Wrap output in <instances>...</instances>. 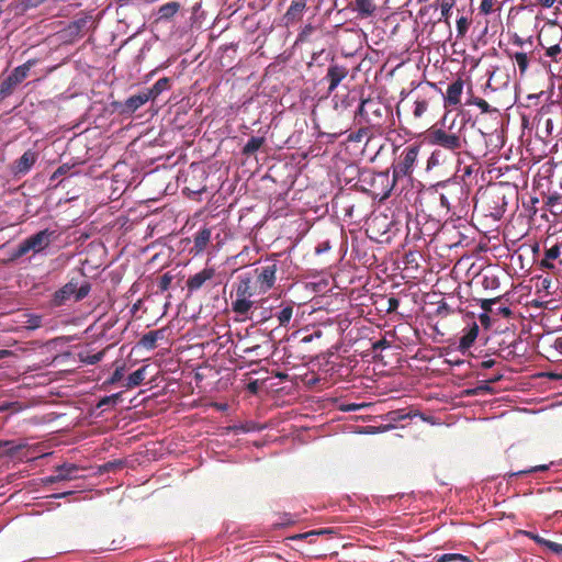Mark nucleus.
Instances as JSON below:
<instances>
[{
	"label": "nucleus",
	"mask_w": 562,
	"mask_h": 562,
	"mask_svg": "<svg viewBox=\"0 0 562 562\" xmlns=\"http://www.w3.org/2000/svg\"><path fill=\"white\" fill-rule=\"evenodd\" d=\"M432 189L439 195L440 206L451 215H457L468 203L470 186L467 182L449 178L437 182Z\"/></svg>",
	"instance_id": "nucleus-1"
},
{
	"label": "nucleus",
	"mask_w": 562,
	"mask_h": 562,
	"mask_svg": "<svg viewBox=\"0 0 562 562\" xmlns=\"http://www.w3.org/2000/svg\"><path fill=\"white\" fill-rule=\"evenodd\" d=\"M359 182L363 191L382 202L390 196L396 179L390 176L389 170L380 172L364 170L359 176Z\"/></svg>",
	"instance_id": "nucleus-2"
},
{
	"label": "nucleus",
	"mask_w": 562,
	"mask_h": 562,
	"mask_svg": "<svg viewBox=\"0 0 562 562\" xmlns=\"http://www.w3.org/2000/svg\"><path fill=\"white\" fill-rule=\"evenodd\" d=\"M58 237V233L55 229L45 228L30 235L22 240L16 248L11 252V260H16L33 252V256L40 254H46L49 245L55 241Z\"/></svg>",
	"instance_id": "nucleus-3"
},
{
	"label": "nucleus",
	"mask_w": 562,
	"mask_h": 562,
	"mask_svg": "<svg viewBox=\"0 0 562 562\" xmlns=\"http://www.w3.org/2000/svg\"><path fill=\"white\" fill-rule=\"evenodd\" d=\"M278 271V261L276 259H267L251 271L245 272L254 284L259 289V293H267L276 283Z\"/></svg>",
	"instance_id": "nucleus-4"
},
{
	"label": "nucleus",
	"mask_w": 562,
	"mask_h": 562,
	"mask_svg": "<svg viewBox=\"0 0 562 562\" xmlns=\"http://www.w3.org/2000/svg\"><path fill=\"white\" fill-rule=\"evenodd\" d=\"M428 140L431 145L452 153H460L467 144L465 138L459 132H453L451 127L449 130L431 128L428 133Z\"/></svg>",
	"instance_id": "nucleus-5"
},
{
	"label": "nucleus",
	"mask_w": 562,
	"mask_h": 562,
	"mask_svg": "<svg viewBox=\"0 0 562 562\" xmlns=\"http://www.w3.org/2000/svg\"><path fill=\"white\" fill-rule=\"evenodd\" d=\"M91 290V284L83 280L79 282L76 279H71L64 286L57 290L54 294V303L56 305H64L68 301L79 302L88 296Z\"/></svg>",
	"instance_id": "nucleus-6"
},
{
	"label": "nucleus",
	"mask_w": 562,
	"mask_h": 562,
	"mask_svg": "<svg viewBox=\"0 0 562 562\" xmlns=\"http://www.w3.org/2000/svg\"><path fill=\"white\" fill-rule=\"evenodd\" d=\"M418 151L419 147L417 145H411L403 149L398 161L392 168V175L396 180L413 172Z\"/></svg>",
	"instance_id": "nucleus-7"
},
{
	"label": "nucleus",
	"mask_w": 562,
	"mask_h": 562,
	"mask_svg": "<svg viewBox=\"0 0 562 562\" xmlns=\"http://www.w3.org/2000/svg\"><path fill=\"white\" fill-rule=\"evenodd\" d=\"M33 65V60H27L23 65L14 68L13 71L0 82V100L12 93L14 87L21 83L27 77L29 71Z\"/></svg>",
	"instance_id": "nucleus-8"
},
{
	"label": "nucleus",
	"mask_w": 562,
	"mask_h": 562,
	"mask_svg": "<svg viewBox=\"0 0 562 562\" xmlns=\"http://www.w3.org/2000/svg\"><path fill=\"white\" fill-rule=\"evenodd\" d=\"M256 303V300L233 296L231 306L233 313L236 314L238 321H247L252 318V310Z\"/></svg>",
	"instance_id": "nucleus-9"
},
{
	"label": "nucleus",
	"mask_w": 562,
	"mask_h": 562,
	"mask_svg": "<svg viewBox=\"0 0 562 562\" xmlns=\"http://www.w3.org/2000/svg\"><path fill=\"white\" fill-rule=\"evenodd\" d=\"M258 294H260L259 289L254 284L248 276L243 273L237 278V282L234 284V294H232V296L252 300V297Z\"/></svg>",
	"instance_id": "nucleus-10"
},
{
	"label": "nucleus",
	"mask_w": 562,
	"mask_h": 562,
	"mask_svg": "<svg viewBox=\"0 0 562 562\" xmlns=\"http://www.w3.org/2000/svg\"><path fill=\"white\" fill-rule=\"evenodd\" d=\"M519 532L521 535L532 539L533 541H536L546 551H549L557 555H562V538H560L561 542H558V541H552L544 537H541L537 532L528 530V529H521Z\"/></svg>",
	"instance_id": "nucleus-11"
},
{
	"label": "nucleus",
	"mask_w": 562,
	"mask_h": 562,
	"mask_svg": "<svg viewBox=\"0 0 562 562\" xmlns=\"http://www.w3.org/2000/svg\"><path fill=\"white\" fill-rule=\"evenodd\" d=\"M36 160H37L36 151H34L32 149L24 151V154L18 160H15V162L13 165V168H12L13 175L16 177L26 175L31 170V168L35 165Z\"/></svg>",
	"instance_id": "nucleus-12"
},
{
	"label": "nucleus",
	"mask_w": 562,
	"mask_h": 562,
	"mask_svg": "<svg viewBox=\"0 0 562 562\" xmlns=\"http://www.w3.org/2000/svg\"><path fill=\"white\" fill-rule=\"evenodd\" d=\"M334 533V529H313L307 532L288 536L286 539L295 542L306 541L313 544L316 543L319 538H331Z\"/></svg>",
	"instance_id": "nucleus-13"
},
{
	"label": "nucleus",
	"mask_w": 562,
	"mask_h": 562,
	"mask_svg": "<svg viewBox=\"0 0 562 562\" xmlns=\"http://www.w3.org/2000/svg\"><path fill=\"white\" fill-rule=\"evenodd\" d=\"M149 100V94H147L146 91H142L137 94L131 95L123 103L120 104V112L122 114L131 115L145 103H147Z\"/></svg>",
	"instance_id": "nucleus-14"
},
{
	"label": "nucleus",
	"mask_w": 562,
	"mask_h": 562,
	"mask_svg": "<svg viewBox=\"0 0 562 562\" xmlns=\"http://www.w3.org/2000/svg\"><path fill=\"white\" fill-rule=\"evenodd\" d=\"M348 76V69L345 66L338 64H331L325 76V79L329 82L328 92L331 93L339 83Z\"/></svg>",
	"instance_id": "nucleus-15"
},
{
	"label": "nucleus",
	"mask_w": 562,
	"mask_h": 562,
	"mask_svg": "<svg viewBox=\"0 0 562 562\" xmlns=\"http://www.w3.org/2000/svg\"><path fill=\"white\" fill-rule=\"evenodd\" d=\"M215 276V270L213 268H204L200 272L191 276L187 280V288L189 292H195L200 290L206 281L213 279Z\"/></svg>",
	"instance_id": "nucleus-16"
},
{
	"label": "nucleus",
	"mask_w": 562,
	"mask_h": 562,
	"mask_svg": "<svg viewBox=\"0 0 562 562\" xmlns=\"http://www.w3.org/2000/svg\"><path fill=\"white\" fill-rule=\"evenodd\" d=\"M479 335V325L476 322H471L462 329V335L459 339V349L468 350L475 341Z\"/></svg>",
	"instance_id": "nucleus-17"
},
{
	"label": "nucleus",
	"mask_w": 562,
	"mask_h": 562,
	"mask_svg": "<svg viewBox=\"0 0 562 562\" xmlns=\"http://www.w3.org/2000/svg\"><path fill=\"white\" fill-rule=\"evenodd\" d=\"M211 236H212V231L210 227H207V226L201 227L194 234L192 251H194L195 255L203 252L206 249V247L211 240Z\"/></svg>",
	"instance_id": "nucleus-18"
},
{
	"label": "nucleus",
	"mask_w": 562,
	"mask_h": 562,
	"mask_svg": "<svg viewBox=\"0 0 562 562\" xmlns=\"http://www.w3.org/2000/svg\"><path fill=\"white\" fill-rule=\"evenodd\" d=\"M91 22L90 15L79 16L74 20L65 29V32L71 37H80L88 30V24Z\"/></svg>",
	"instance_id": "nucleus-19"
},
{
	"label": "nucleus",
	"mask_w": 562,
	"mask_h": 562,
	"mask_svg": "<svg viewBox=\"0 0 562 562\" xmlns=\"http://www.w3.org/2000/svg\"><path fill=\"white\" fill-rule=\"evenodd\" d=\"M562 243H555L550 247H546L543 259L540 261V266L547 270L555 269L553 260L558 259L561 255Z\"/></svg>",
	"instance_id": "nucleus-20"
},
{
	"label": "nucleus",
	"mask_w": 562,
	"mask_h": 562,
	"mask_svg": "<svg viewBox=\"0 0 562 562\" xmlns=\"http://www.w3.org/2000/svg\"><path fill=\"white\" fill-rule=\"evenodd\" d=\"M463 91V81L462 79H457L452 83L448 86L446 95H445V104L446 105H457L461 101V94Z\"/></svg>",
	"instance_id": "nucleus-21"
},
{
	"label": "nucleus",
	"mask_w": 562,
	"mask_h": 562,
	"mask_svg": "<svg viewBox=\"0 0 562 562\" xmlns=\"http://www.w3.org/2000/svg\"><path fill=\"white\" fill-rule=\"evenodd\" d=\"M77 471L78 468L74 464H63L56 469L54 475L46 479V482L55 483L59 481L72 480L76 477L75 473Z\"/></svg>",
	"instance_id": "nucleus-22"
},
{
	"label": "nucleus",
	"mask_w": 562,
	"mask_h": 562,
	"mask_svg": "<svg viewBox=\"0 0 562 562\" xmlns=\"http://www.w3.org/2000/svg\"><path fill=\"white\" fill-rule=\"evenodd\" d=\"M458 168L451 179H458L462 182H467V179L471 178L473 173L479 170L477 162L472 161L471 164L464 165L461 160L458 161Z\"/></svg>",
	"instance_id": "nucleus-23"
},
{
	"label": "nucleus",
	"mask_w": 562,
	"mask_h": 562,
	"mask_svg": "<svg viewBox=\"0 0 562 562\" xmlns=\"http://www.w3.org/2000/svg\"><path fill=\"white\" fill-rule=\"evenodd\" d=\"M355 10L358 16L364 19L374 15L376 5L374 0H355Z\"/></svg>",
	"instance_id": "nucleus-24"
},
{
	"label": "nucleus",
	"mask_w": 562,
	"mask_h": 562,
	"mask_svg": "<svg viewBox=\"0 0 562 562\" xmlns=\"http://www.w3.org/2000/svg\"><path fill=\"white\" fill-rule=\"evenodd\" d=\"M509 58L515 61L518 67L520 77H524L528 70L530 58L525 52H508Z\"/></svg>",
	"instance_id": "nucleus-25"
},
{
	"label": "nucleus",
	"mask_w": 562,
	"mask_h": 562,
	"mask_svg": "<svg viewBox=\"0 0 562 562\" xmlns=\"http://www.w3.org/2000/svg\"><path fill=\"white\" fill-rule=\"evenodd\" d=\"M293 303L281 304V310L274 314L280 327H289L293 316Z\"/></svg>",
	"instance_id": "nucleus-26"
},
{
	"label": "nucleus",
	"mask_w": 562,
	"mask_h": 562,
	"mask_svg": "<svg viewBox=\"0 0 562 562\" xmlns=\"http://www.w3.org/2000/svg\"><path fill=\"white\" fill-rule=\"evenodd\" d=\"M170 88V80L167 77L158 79L150 89L145 90L150 100H155L160 93Z\"/></svg>",
	"instance_id": "nucleus-27"
},
{
	"label": "nucleus",
	"mask_w": 562,
	"mask_h": 562,
	"mask_svg": "<svg viewBox=\"0 0 562 562\" xmlns=\"http://www.w3.org/2000/svg\"><path fill=\"white\" fill-rule=\"evenodd\" d=\"M180 9L179 2L171 1L166 4H162L158 9V19L159 20H169L171 19Z\"/></svg>",
	"instance_id": "nucleus-28"
},
{
	"label": "nucleus",
	"mask_w": 562,
	"mask_h": 562,
	"mask_svg": "<svg viewBox=\"0 0 562 562\" xmlns=\"http://www.w3.org/2000/svg\"><path fill=\"white\" fill-rule=\"evenodd\" d=\"M265 144V137L262 136H252L243 147V155L251 156L256 151L260 149V147Z\"/></svg>",
	"instance_id": "nucleus-29"
},
{
	"label": "nucleus",
	"mask_w": 562,
	"mask_h": 562,
	"mask_svg": "<svg viewBox=\"0 0 562 562\" xmlns=\"http://www.w3.org/2000/svg\"><path fill=\"white\" fill-rule=\"evenodd\" d=\"M548 211L554 216L562 214V195L553 194L550 195L546 202Z\"/></svg>",
	"instance_id": "nucleus-30"
},
{
	"label": "nucleus",
	"mask_w": 562,
	"mask_h": 562,
	"mask_svg": "<svg viewBox=\"0 0 562 562\" xmlns=\"http://www.w3.org/2000/svg\"><path fill=\"white\" fill-rule=\"evenodd\" d=\"M364 101H366V106L369 112V117H371V115H372L378 120L382 119L383 105L381 104V102L379 100L372 99V98H367V99H364Z\"/></svg>",
	"instance_id": "nucleus-31"
},
{
	"label": "nucleus",
	"mask_w": 562,
	"mask_h": 562,
	"mask_svg": "<svg viewBox=\"0 0 562 562\" xmlns=\"http://www.w3.org/2000/svg\"><path fill=\"white\" fill-rule=\"evenodd\" d=\"M146 375V367H142L127 376L126 387L132 389L143 383Z\"/></svg>",
	"instance_id": "nucleus-32"
},
{
	"label": "nucleus",
	"mask_w": 562,
	"mask_h": 562,
	"mask_svg": "<svg viewBox=\"0 0 562 562\" xmlns=\"http://www.w3.org/2000/svg\"><path fill=\"white\" fill-rule=\"evenodd\" d=\"M161 337L160 330H151L145 334L139 344L146 349H154L156 347L157 340Z\"/></svg>",
	"instance_id": "nucleus-33"
},
{
	"label": "nucleus",
	"mask_w": 562,
	"mask_h": 562,
	"mask_svg": "<svg viewBox=\"0 0 562 562\" xmlns=\"http://www.w3.org/2000/svg\"><path fill=\"white\" fill-rule=\"evenodd\" d=\"M456 4V0H441L440 7V21H443L446 24H450L449 19L452 14V8Z\"/></svg>",
	"instance_id": "nucleus-34"
},
{
	"label": "nucleus",
	"mask_w": 562,
	"mask_h": 562,
	"mask_svg": "<svg viewBox=\"0 0 562 562\" xmlns=\"http://www.w3.org/2000/svg\"><path fill=\"white\" fill-rule=\"evenodd\" d=\"M355 121L359 125L364 124V123H371V117H369V112L366 106L364 99L361 100V102L355 113Z\"/></svg>",
	"instance_id": "nucleus-35"
},
{
	"label": "nucleus",
	"mask_w": 562,
	"mask_h": 562,
	"mask_svg": "<svg viewBox=\"0 0 562 562\" xmlns=\"http://www.w3.org/2000/svg\"><path fill=\"white\" fill-rule=\"evenodd\" d=\"M437 562H472L470 558L459 553H445L434 558Z\"/></svg>",
	"instance_id": "nucleus-36"
},
{
	"label": "nucleus",
	"mask_w": 562,
	"mask_h": 562,
	"mask_svg": "<svg viewBox=\"0 0 562 562\" xmlns=\"http://www.w3.org/2000/svg\"><path fill=\"white\" fill-rule=\"evenodd\" d=\"M304 9H305L304 0L293 1L285 13V16L288 19H295L302 14Z\"/></svg>",
	"instance_id": "nucleus-37"
},
{
	"label": "nucleus",
	"mask_w": 562,
	"mask_h": 562,
	"mask_svg": "<svg viewBox=\"0 0 562 562\" xmlns=\"http://www.w3.org/2000/svg\"><path fill=\"white\" fill-rule=\"evenodd\" d=\"M469 26H470V20L467 16H460L457 20L458 37H463L468 33Z\"/></svg>",
	"instance_id": "nucleus-38"
},
{
	"label": "nucleus",
	"mask_w": 562,
	"mask_h": 562,
	"mask_svg": "<svg viewBox=\"0 0 562 562\" xmlns=\"http://www.w3.org/2000/svg\"><path fill=\"white\" fill-rule=\"evenodd\" d=\"M468 103L476 105L482 113H488L492 111L491 105L484 99L479 97H473Z\"/></svg>",
	"instance_id": "nucleus-39"
},
{
	"label": "nucleus",
	"mask_w": 562,
	"mask_h": 562,
	"mask_svg": "<svg viewBox=\"0 0 562 562\" xmlns=\"http://www.w3.org/2000/svg\"><path fill=\"white\" fill-rule=\"evenodd\" d=\"M172 280H173V276L170 272L164 273L158 281L159 290L161 292L167 291L170 288Z\"/></svg>",
	"instance_id": "nucleus-40"
},
{
	"label": "nucleus",
	"mask_w": 562,
	"mask_h": 562,
	"mask_svg": "<svg viewBox=\"0 0 562 562\" xmlns=\"http://www.w3.org/2000/svg\"><path fill=\"white\" fill-rule=\"evenodd\" d=\"M548 469H549V464L536 465V467H531V468L526 469V470H521V471H518V472L510 473V476H519V475H525V474L533 473V472H544Z\"/></svg>",
	"instance_id": "nucleus-41"
},
{
	"label": "nucleus",
	"mask_w": 562,
	"mask_h": 562,
	"mask_svg": "<svg viewBox=\"0 0 562 562\" xmlns=\"http://www.w3.org/2000/svg\"><path fill=\"white\" fill-rule=\"evenodd\" d=\"M428 103L426 100H416L414 103V116L422 117L423 114L427 111Z\"/></svg>",
	"instance_id": "nucleus-42"
},
{
	"label": "nucleus",
	"mask_w": 562,
	"mask_h": 562,
	"mask_svg": "<svg viewBox=\"0 0 562 562\" xmlns=\"http://www.w3.org/2000/svg\"><path fill=\"white\" fill-rule=\"evenodd\" d=\"M25 443H15L14 441H1L0 447H7L8 452L11 454L18 453L21 449H23Z\"/></svg>",
	"instance_id": "nucleus-43"
},
{
	"label": "nucleus",
	"mask_w": 562,
	"mask_h": 562,
	"mask_svg": "<svg viewBox=\"0 0 562 562\" xmlns=\"http://www.w3.org/2000/svg\"><path fill=\"white\" fill-rule=\"evenodd\" d=\"M561 54H562V49L559 44L552 45V46L548 47L546 50V56L550 57L554 61H559L561 59L560 58Z\"/></svg>",
	"instance_id": "nucleus-44"
},
{
	"label": "nucleus",
	"mask_w": 562,
	"mask_h": 562,
	"mask_svg": "<svg viewBox=\"0 0 562 562\" xmlns=\"http://www.w3.org/2000/svg\"><path fill=\"white\" fill-rule=\"evenodd\" d=\"M124 376V367H117L105 384H115L120 382Z\"/></svg>",
	"instance_id": "nucleus-45"
},
{
	"label": "nucleus",
	"mask_w": 562,
	"mask_h": 562,
	"mask_svg": "<svg viewBox=\"0 0 562 562\" xmlns=\"http://www.w3.org/2000/svg\"><path fill=\"white\" fill-rule=\"evenodd\" d=\"M495 0H482L479 7L480 13L488 15L493 11Z\"/></svg>",
	"instance_id": "nucleus-46"
},
{
	"label": "nucleus",
	"mask_w": 562,
	"mask_h": 562,
	"mask_svg": "<svg viewBox=\"0 0 562 562\" xmlns=\"http://www.w3.org/2000/svg\"><path fill=\"white\" fill-rule=\"evenodd\" d=\"M42 326V317L38 315H31L26 321V327L29 329H36Z\"/></svg>",
	"instance_id": "nucleus-47"
},
{
	"label": "nucleus",
	"mask_w": 562,
	"mask_h": 562,
	"mask_svg": "<svg viewBox=\"0 0 562 562\" xmlns=\"http://www.w3.org/2000/svg\"><path fill=\"white\" fill-rule=\"evenodd\" d=\"M367 132H368V130L366 127H360L358 131L351 133L348 136V140L359 143L362 140V138L367 134Z\"/></svg>",
	"instance_id": "nucleus-48"
},
{
	"label": "nucleus",
	"mask_w": 562,
	"mask_h": 562,
	"mask_svg": "<svg viewBox=\"0 0 562 562\" xmlns=\"http://www.w3.org/2000/svg\"><path fill=\"white\" fill-rule=\"evenodd\" d=\"M364 406H367V404H364V403L342 404V405H340V411H342V412H357V411H360L361 408H363Z\"/></svg>",
	"instance_id": "nucleus-49"
},
{
	"label": "nucleus",
	"mask_w": 562,
	"mask_h": 562,
	"mask_svg": "<svg viewBox=\"0 0 562 562\" xmlns=\"http://www.w3.org/2000/svg\"><path fill=\"white\" fill-rule=\"evenodd\" d=\"M103 357H104V351H99L97 353L87 356L83 361L88 364H97L103 359Z\"/></svg>",
	"instance_id": "nucleus-50"
},
{
	"label": "nucleus",
	"mask_w": 562,
	"mask_h": 562,
	"mask_svg": "<svg viewBox=\"0 0 562 562\" xmlns=\"http://www.w3.org/2000/svg\"><path fill=\"white\" fill-rule=\"evenodd\" d=\"M120 396H121L120 393H115L110 396H105L100 401L98 406L101 407L104 405L115 404L117 402V400L120 398Z\"/></svg>",
	"instance_id": "nucleus-51"
},
{
	"label": "nucleus",
	"mask_w": 562,
	"mask_h": 562,
	"mask_svg": "<svg viewBox=\"0 0 562 562\" xmlns=\"http://www.w3.org/2000/svg\"><path fill=\"white\" fill-rule=\"evenodd\" d=\"M331 248L329 240H323L315 247V254L322 255L327 252Z\"/></svg>",
	"instance_id": "nucleus-52"
},
{
	"label": "nucleus",
	"mask_w": 562,
	"mask_h": 562,
	"mask_svg": "<svg viewBox=\"0 0 562 562\" xmlns=\"http://www.w3.org/2000/svg\"><path fill=\"white\" fill-rule=\"evenodd\" d=\"M451 313H452V310H451V307L446 302H441L438 305V308H437V314L438 315H440V316H448Z\"/></svg>",
	"instance_id": "nucleus-53"
},
{
	"label": "nucleus",
	"mask_w": 562,
	"mask_h": 562,
	"mask_svg": "<svg viewBox=\"0 0 562 562\" xmlns=\"http://www.w3.org/2000/svg\"><path fill=\"white\" fill-rule=\"evenodd\" d=\"M400 306V300L396 299V297H390L387 300V308H386V312L387 313H392V312H395Z\"/></svg>",
	"instance_id": "nucleus-54"
},
{
	"label": "nucleus",
	"mask_w": 562,
	"mask_h": 562,
	"mask_svg": "<svg viewBox=\"0 0 562 562\" xmlns=\"http://www.w3.org/2000/svg\"><path fill=\"white\" fill-rule=\"evenodd\" d=\"M99 549H101V550H116L117 546L115 543V540H112L111 542L102 541L99 544Z\"/></svg>",
	"instance_id": "nucleus-55"
},
{
	"label": "nucleus",
	"mask_w": 562,
	"mask_h": 562,
	"mask_svg": "<svg viewBox=\"0 0 562 562\" xmlns=\"http://www.w3.org/2000/svg\"><path fill=\"white\" fill-rule=\"evenodd\" d=\"M557 0H538V3L546 9L552 8Z\"/></svg>",
	"instance_id": "nucleus-56"
},
{
	"label": "nucleus",
	"mask_w": 562,
	"mask_h": 562,
	"mask_svg": "<svg viewBox=\"0 0 562 562\" xmlns=\"http://www.w3.org/2000/svg\"><path fill=\"white\" fill-rule=\"evenodd\" d=\"M554 349L562 355V336L561 337H558L555 338V340L553 341V345Z\"/></svg>",
	"instance_id": "nucleus-57"
},
{
	"label": "nucleus",
	"mask_w": 562,
	"mask_h": 562,
	"mask_svg": "<svg viewBox=\"0 0 562 562\" xmlns=\"http://www.w3.org/2000/svg\"><path fill=\"white\" fill-rule=\"evenodd\" d=\"M513 44L522 48L524 45L526 44V41L524 38L519 37L518 35H515L513 38Z\"/></svg>",
	"instance_id": "nucleus-58"
},
{
	"label": "nucleus",
	"mask_w": 562,
	"mask_h": 562,
	"mask_svg": "<svg viewBox=\"0 0 562 562\" xmlns=\"http://www.w3.org/2000/svg\"><path fill=\"white\" fill-rule=\"evenodd\" d=\"M271 317H272L271 311L265 310L263 312H261L260 321L265 322Z\"/></svg>",
	"instance_id": "nucleus-59"
},
{
	"label": "nucleus",
	"mask_w": 562,
	"mask_h": 562,
	"mask_svg": "<svg viewBox=\"0 0 562 562\" xmlns=\"http://www.w3.org/2000/svg\"><path fill=\"white\" fill-rule=\"evenodd\" d=\"M481 366L484 369L492 368L494 366V360H492V359L484 360Z\"/></svg>",
	"instance_id": "nucleus-60"
},
{
	"label": "nucleus",
	"mask_w": 562,
	"mask_h": 562,
	"mask_svg": "<svg viewBox=\"0 0 562 562\" xmlns=\"http://www.w3.org/2000/svg\"><path fill=\"white\" fill-rule=\"evenodd\" d=\"M552 126H553V122H552V120H551V119H547V120H546V128H547V131H548V134H550V133H551Z\"/></svg>",
	"instance_id": "nucleus-61"
},
{
	"label": "nucleus",
	"mask_w": 562,
	"mask_h": 562,
	"mask_svg": "<svg viewBox=\"0 0 562 562\" xmlns=\"http://www.w3.org/2000/svg\"><path fill=\"white\" fill-rule=\"evenodd\" d=\"M386 345H387L386 340H384V339H383V340H380V341H378L376 344H374V348H375V349H376V348H380V347H381V348H384V347H386Z\"/></svg>",
	"instance_id": "nucleus-62"
},
{
	"label": "nucleus",
	"mask_w": 562,
	"mask_h": 562,
	"mask_svg": "<svg viewBox=\"0 0 562 562\" xmlns=\"http://www.w3.org/2000/svg\"><path fill=\"white\" fill-rule=\"evenodd\" d=\"M74 492L69 491V492H64V493H59V494H55L54 497L56 498H60V497H64V496H67V495H70L72 494Z\"/></svg>",
	"instance_id": "nucleus-63"
},
{
	"label": "nucleus",
	"mask_w": 562,
	"mask_h": 562,
	"mask_svg": "<svg viewBox=\"0 0 562 562\" xmlns=\"http://www.w3.org/2000/svg\"><path fill=\"white\" fill-rule=\"evenodd\" d=\"M492 303H493V301L485 300V301H483V303H482V307H483L484 310H487V308H490V307H488V305H490V304H492Z\"/></svg>",
	"instance_id": "nucleus-64"
}]
</instances>
